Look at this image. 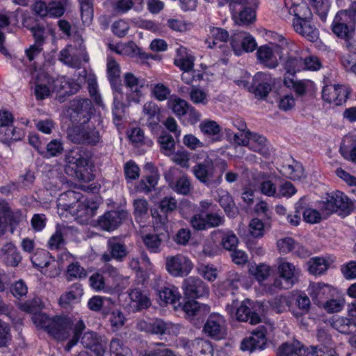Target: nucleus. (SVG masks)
<instances>
[{
	"label": "nucleus",
	"instance_id": "1",
	"mask_svg": "<svg viewBox=\"0 0 356 356\" xmlns=\"http://www.w3.org/2000/svg\"><path fill=\"white\" fill-rule=\"evenodd\" d=\"M90 153L83 147H75L70 150L65 156V171L72 177L83 181H89L88 166Z\"/></svg>",
	"mask_w": 356,
	"mask_h": 356
},
{
	"label": "nucleus",
	"instance_id": "2",
	"mask_svg": "<svg viewBox=\"0 0 356 356\" xmlns=\"http://www.w3.org/2000/svg\"><path fill=\"white\" fill-rule=\"evenodd\" d=\"M67 138L74 144L90 146H96L102 141L99 130L92 122L73 124L67 130Z\"/></svg>",
	"mask_w": 356,
	"mask_h": 356
},
{
	"label": "nucleus",
	"instance_id": "3",
	"mask_svg": "<svg viewBox=\"0 0 356 356\" xmlns=\"http://www.w3.org/2000/svg\"><path fill=\"white\" fill-rule=\"evenodd\" d=\"M95 108L92 101L88 98H76L70 102L67 109L69 120L73 124L91 122Z\"/></svg>",
	"mask_w": 356,
	"mask_h": 356
},
{
	"label": "nucleus",
	"instance_id": "4",
	"mask_svg": "<svg viewBox=\"0 0 356 356\" xmlns=\"http://www.w3.org/2000/svg\"><path fill=\"white\" fill-rule=\"evenodd\" d=\"M234 16L238 15L236 22L239 25H248L256 19L258 0H228Z\"/></svg>",
	"mask_w": 356,
	"mask_h": 356
},
{
	"label": "nucleus",
	"instance_id": "5",
	"mask_svg": "<svg viewBox=\"0 0 356 356\" xmlns=\"http://www.w3.org/2000/svg\"><path fill=\"white\" fill-rule=\"evenodd\" d=\"M76 44H68L60 51L59 60L63 64L73 68H80L82 62L89 60L83 40L80 38Z\"/></svg>",
	"mask_w": 356,
	"mask_h": 356
},
{
	"label": "nucleus",
	"instance_id": "6",
	"mask_svg": "<svg viewBox=\"0 0 356 356\" xmlns=\"http://www.w3.org/2000/svg\"><path fill=\"white\" fill-rule=\"evenodd\" d=\"M352 20L345 11H339L335 15L332 24V31L339 38L344 40L347 49L355 47V29L349 24Z\"/></svg>",
	"mask_w": 356,
	"mask_h": 356
},
{
	"label": "nucleus",
	"instance_id": "7",
	"mask_svg": "<svg viewBox=\"0 0 356 356\" xmlns=\"http://www.w3.org/2000/svg\"><path fill=\"white\" fill-rule=\"evenodd\" d=\"M277 271L280 277L275 278L272 284L275 290L289 289L298 280L300 270L290 262L280 261Z\"/></svg>",
	"mask_w": 356,
	"mask_h": 356
},
{
	"label": "nucleus",
	"instance_id": "8",
	"mask_svg": "<svg viewBox=\"0 0 356 356\" xmlns=\"http://www.w3.org/2000/svg\"><path fill=\"white\" fill-rule=\"evenodd\" d=\"M321 209L326 214L336 212L341 216H347L351 211L348 197L339 191L327 194L325 200L321 203Z\"/></svg>",
	"mask_w": 356,
	"mask_h": 356
},
{
	"label": "nucleus",
	"instance_id": "9",
	"mask_svg": "<svg viewBox=\"0 0 356 356\" xmlns=\"http://www.w3.org/2000/svg\"><path fill=\"white\" fill-rule=\"evenodd\" d=\"M249 303V300H246L238 305V301L233 300L232 304L227 305L226 311L232 318H235L238 321L249 322L252 325L257 324L261 322V318L258 314L251 312L248 306Z\"/></svg>",
	"mask_w": 356,
	"mask_h": 356
},
{
	"label": "nucleus",
	"instance_id": "10",
	"mask_svg": "<svg viewBox=\"0 0 356 356\" xmlns=\"http://www.w3.org/2000/svg\"><path fill=\"white\" fill-rule=\"evenodd\" d=\"M165 268L175 277L187 276L193 268L192 261L186 256L178 254L165 259Z\"/></svg>",
	"mask_w": 356,
	"mask_h": 356
},
{
	"label": "nucleus",
	"instance_id": "11",
	"mask_svg": "<svg viewBox=\"0 0 356 356\" xmlns=\"http://www.w3.org/2000/svg\"><path fill=\"white\" fill-rule=\"evenodd\" d=\"M193 172L197 180L208 187L218 186L222 182V175L213 179L214 166L210 159L196 164L193 168Z\"/></svg>",
	"mask_w": 356,
	"mask_h": 356
},
{
	"label": "nucleus",
	"instance_id": "12",
	"mask_svg": "<svg viewBox=\"0 0 356 356\" xmlns=\"http://www.w3.org/2000/svg\"><path fill=\"white\" fill-rule=\"evenodd\" d=\"M321 94L322 99L325 102L334 106H340L348 99L350 90L348 88L342 85H326L323 88Z\"/></svg>",
	"mask_w": 356,
	"mask_h": 356
},
{
	"label": "nucleus",
	"instance_id": "13",
	"mask_svg": "<svg viewBox=\"0 0 356 356\" xmlns=\"http://www.w3.org/2000/svg\"><path fill=\"white\" fill-rule=\"evenodd\" d=\"M274 81L268 72H259L252 78V83L248 88L256 97L264 99L272 90Z\"/></svg>",
	"mask_w": 356,
	"mask_h": 356
},
{
	"label": "nucleus",
	"instance_id": "14",
	"mask_svg": "<svg viewBox=\"0 0 356 356\" xmlns=\"http://www.w3.org/2000/svg\"><path fill=\"white\" fill-rule=\"evenodd\" d=\"M184 293L191 298H200L209 293V286L200 277L191 276L184 280L182 284Z\"/></svg>",
	"mask_w": 356,
	"mask_h": 356
},
{
	"label": "nucleus",
	"instance_id": "15",
	"mask_svg": "<svg viewBox=\"0 0 356 356\" xmlns=\"http://www.w3.org/2000/svg\"><path fill=\"white\" fill-rule=\"evenodd\" d=\"M128 217L124 210H111L104 213L97 220V225L104 231L111 232L116 229Z\"/></svg>",
	"mask_w": 356,
	"mask_h": 356
},
{
	"label": "nucleus",
	"instance_id": "16",
	"mask_svg": "<svg viewBox=\"0 0 356 356\" xmlns=\"http://www.w3.org/2000/svg\"><path fill=\"white\" fill-rule=\"evenodd\" d=\"M107 249L108 252H105L102 256V260L105 262L112 259L122 261L129 253L125 243L118 237H111L108 240Z\"/></svg>",
	"mask_w": 356,
	"mask_h": 356
},
{
	"label": "nucleus",
	"instance_id": "17",
	"mask_svg": "<svg viewBox=\"0 0 356 356\" xmlns=\"http://www.w3.org/2000/svg\"><path fill=\"white\" fill-rule=\"evenodd\" d=\"M49 334L58 341H65L70 337L72 330L73 323L66 316H55Z\"/></svg>",
	"mask_w": 356,
	"mask_h": 356
},
{
	"label": "nucleus",
	"instance_id": "18",
	"mask_svg": "<svg viewBox=\"0 0 356 356\" xmlns=\"http://www.w3.org/2000/svg\"><path fill=\"white\" fill-rule=\"evenodd\" d=\"M204 332L211 338L221 339L226 334L225 321L218 314L211 315L204 326Z\"/></svg>",
	"mask_w": 356,
	"mask_h": 356
},
{
	"label": "nucleus",
	"instance_id": "19",
	"mask_svg": "<svg viewBox=\"0 0 356 356\" xmlns=\"http://www.w3.org/2000/svg\"><path fill=\"white\" fill-rule=\"evenodd\" d=\"M266 330L259 327L252 332L250 337L244 339L241 343V349L253 352L263 349L266 344Z\"/></svg>",
	"mask_w": 356,
	"mask_h": 356
},
{
	"label": "nucleus",
	"instance_id": "20",
	"mask_svg": "<svg viewBox=\"0 0 356 356\" xmlns=\"http://www.w3.org/2000/svg\"><path fill=\"white\" fill-rule=\"evenodd\" d=\"M138 328L141 331L157 335H165L170 333L172 324L165 322L161 318H156L149 322L140 321L138 323Z\"/></svg>",
	"mask_w": 356,
	"mask_h": 356
},
{
	"label": "nucleus",
	"instance_id": "21",
	"mask_svg": "<svg viewBox=\"0 0 356 356\" xmlns=\"http://www.w3.org/2000/svg\"><path fill=\"white\" fill-rule=\"evenodd\" d=\"M240 42L243 49L246 52L253 51L257 47L254 38L250 34L245 32L236 33L232 37L231 44L235 54L237 56H239L242 52L239 46Z\"/></svg>",
	"mask_w": 356,
	"mask_h": 356
},
{
	"label": "nucleus",
	"instance_id": "22",
	"mask_svg": "<svg viewBox=\"0 0 356 356\" xmlns=\"http://www.w3.org/2000/svg\"><path fill=\"white\" fill-rule=\"evenodd\" d=\"M312 19H293L292 26L294 31L307 38L308 40L314 42L318 38V29L311 23Z\"/></svg>",
	"mask_w": 356,
	"mask_h": 356
},
{
	"label": "nucleus",
	"instance_id": "23",
	"mask_svg": "<svg viewBox=\"0 0 356 356\" xmlns=\"http://www.w3.org/2000/svg\"><path fill=\"white\" fill-rule=\"evenodd\" d=\"M280 45L276 44L274 49L264 45L260 47L257 52V58L261 63L266 67L274 69L278 66V60L275 54H280Z\"/></svg>",
	"mask_w": 356,
	"mask_h": 356
},
{
	"label": "nucleus",
	"instance_id": "24",
	"mask_svg": "<svg viewBox=\"0 0 356 356\" xmlns=\"http://www.w3.org/2000/svg\"><path fill=\"white\" fill-rule=\"evenodd\" d=\"M0 259L7 266L15 267L18 266L22 257L12 242H6L0 248Z\"/></svg>",
	"mask_w": 356,
	"mask_h": 356
},
{
	"label": "nucleus",
	"instance_id": "25",
	"mask_svg": "<svg viewBox=\"0 0 356 356\" xmlns=\"http://www.w3.org/2000/svg\"><path fill=\"white\" fill-rule=\"evenodd\" d=\"M82 345L92 350L97 356H103L106 351V343L93 332H86L81 338Z\"/></svg>",
	"mask_w": 356,
	"mask_h": 356
},
{
	"label": "nucleus",
	"instance_id": "26",
	"mask_svg": "<svg viewBox=\"0 0 356 356\" xmlns=\"http://www.w3.org/2000/svg\"><path fill=\"white\" fill-rule=\"evenodd\" d=\"M64 195L76 201V205H74L76 211L72 212L77 218L86 217L88 218L93 215V209L89 206L88 202L81 201V193L74 191H67Z\"/></svg>",
	"mask_w": 356,
	"mask_h": 356
},
{
	"label": "nucleus",
	"instance_id": "27",
	"mask_svg": "<svg viewBox=\"0 0 356 356\" xmlns=\"http://www.w3.org/2000/svg\"><path fill=\"white\" fill-rule=\"evenodd\" d=\"M42 77H46V82L51 88V92H56L57 94L60 93V95L57 98L60 102H63L65 96H67V95H65V91H67L68 79L63 76H58L54 78L45 72L42 73Z\"/></svg>",
	"mask_w": 356,
	"mask_h": 356
},
{
	"label": "nucleus",
	"instance_id": "28",
	"mask_svg": "<svg viewBox=\"0 0 356 356\" xmlns=\"http://www.w3.org/2000/svg\"><path fill=\"white\" fill-rule=\"evenodd\" d=\"M156 291L160 304H175L181 298L178 288L170 284L158 287Z\"/></svg>",
	"mask_w": 356,
	"mask_h": 356
},
{
	"label": "nucleus",
	"instance_id": "29",
	"mask_svg": "<svg viewBox=\"0 0 356 356\" xmlns=\"http://www.w3.org/2000/svg\"><path fill=\"white\" fill-rule=\"evenodd\" d=\"M310 350L298 341L282 343L277 349V356H306Z\"/></svg>",
	"mask_w": 356,
	"mask_h": 356
},
{
	"label": "nucleus",
	"instance_id": "30",
	"mask_svg": "<svg viewBox=\"0 0 356 356\" xmlns=\"http://www.w3.org/2000/svg\"><path fill=\"white\" fill-rule=\"evenodd\" d=\"M106 71L108 79L113 90L120 92L122 88L120 67L113 57H108Z\"/></svg>",
	"mask_w": 356,
	"mask_h": 356
},
{
	"label": "nucleus",
	"instance_id": "31",
	"mask_svg": "<svg viewBox=\"0 0 356 356\" xmlns=\"http://www.w3.org/2000/svg\"><path fill=\"white\" fill-rule=\"evenodd\" d=\"M129 296L130 298V307L134 312L147 309L151 305L150 299L147 293L139 289L130 290Z\"/></svg>",
	"mask_w": 356,
	"mask_h": 356
},
{
	"label": "nucleus",
	"instance_id": "32",
	"mask_svg": "<svg viewBox=\"0 0 356 356\" xmlns=\"http://www.w3.org/2000/svg\"><path fill=\"white\" fill-rule=\"evenodd\" d=\"M250 149L260 154L265 158H268L270 155V150L266 138L257 133L252 132L250 136V143L248 145Z\"/></svg>",
	"mask_w": 356,
	"mask_h": 356
},
{
	"label": "nucleus",
	"instance_id": "33",
	"mask_svg": "<svg viewBox=\"0 0 356 356\" xmlns=\"http://www.w3.org/2000/svg\"><path fill=\"white\" fill-rule=\"evenodd\" d=\"M124 82L125 86L135 94L133 101L138 103L142 95L140 88L145 86V79L136 76L131 72H127L124 76Z\"/></svg>",
	"mask_w": 356,
	"mask_h": 356
},
{
	"label": "nucleus",
	"instance_id": "34",
	"mask_svg": "<svg viewBox=\"0 0 356 356\" xmlns=\"http://www.w3.org/2000/svg\"><path fill=\"white\" fill-rule=\"evenodd\" d=\"M289 12L293 15V19H312V13L307 4L301 0H293L289 8Z\"/></svg>",
	"mask_w": 356,
	"mask_h": 356
},
{
	"label": "nucleus",
	"instance_id": "35",
	"mask_svg": "<svg viewBox=\"0 0 356 356\" xmlns=\"http://www.w3.org/2000/svg\"><path fill=\"white\" fill-rule=\"evenodd\" d=\"M83 295V289L81 284H72L69 290L62 294L59 298V304L61 307L67 308L72 302L79 299Z\"/></svg>",
	"mask_w": 356,
	"mask_h": 356
},
{
	"label": "nucleus",
	"instance_id": "36",
	"mask_svg": "<svg viewBox=\"0 0 356 356\" xmlns=\"http://www.w3.org/2000/svg\"><path fill=\"white\" fill-rule=\"evenodd\" d=\"M218 202L229 217L234 218L238 214V209L233 197L227 191H219Z\"/></svg>",
	"mask_w": 356,
	"mask_h": 356
},
{
	"label": "nucleus",
	"instance_id": "37",
	"mask_svg": "<svg viewBox=\"0 0 356 356\" xmlns=\"http://www.w3.org/2000/svg\"><path fill=\"white\" fill-rule=\"evenodd\" d=\"M144 117L147 118L149 127H154L160 122L161 111L158 105L152 102H147L143 108Z\"/></svg>",
	"mask_w": 356,
	"mask_h": 356
},
{
	"label": "nucleus",
	"instance_id": "38",
	"mask_svg": "<svg viewBox=\"0 0 356 356\" xmlns=\"http://www.w3.org/2000/svg\"><path fill=\"white\" fill-rule=\"evenodd\" d=\"M177 53V56L174 59V64L184 72H191L194 67V57L188 55L184 48L178 49Z\"/></svg>",
	"mask_w": 356,
	"mask_h": 356
},
{
	"label": "nucleus",
	"instance_id": "39",
	"mask_svg": "<svg viewBox=\"0 0 356 356\" xmlns=\"http://www.w3.org/2000/svg\"><path fill=\"white\" fill-rule=\"evenodd\" d=\"M165 179L169 183L170 187L177 194L186 195L193 188L191 180L187 175H184L179 177L175 182L170 181L167 176H165Z\"/></svg>",
	"mask_w": 356,
	"mask_h": 356
},
{
	"label": "nucleus",
	"instance_id": "40",
	"mask_svg": "<svg viewBox=\"0 0 356 356\" xmlns=\"http://www.w3.org/2000/svg\"><path fill=\"white\" fill-rule=\"evenodd\" d=\"M210 34L211 35L206 40V43L208 44L209 48H213L216 47H218L219 48L222 47V44H220L218 45L219 42H227L229 38L228 32L221 28L217 27H211L210 28Z\"/></svg>",
	"mask_w": 356,
	"mask_h": 356
},
{
	"label": "nucleus",
	"instance_id": "41",
	"mask_svg": "<svg viewBox=\"0 0 356 356\" xmlns=\"http://www.w3.org/2000/svg\"><path fill=\"white\" fill-rule=\"evenodd\" d=\"M37 72L35 75L34 95L38 100H42L50 96L51 90L46 82V77H42V73Z\"/></svg>",
	"mask_w": 356,
	"mask_h": 356
},
{
	"label": "nucleus",
	"instance_id": "42",
	"mask_svg": "<svg viewBox=\"0 0 356 356\" xmlns=\"http://www.w3.org/2000/svg\"><path fill=\"white\" fill-rule=\"evenodd\" d=\"M190 356H213V347L211 343L202 339L194 340Z\"/></svg>",
	"mask_w": 356,
	"mask_h": 356
},
{
	"label": "nucleus",
	"instance_id": "43",
	"mask_svg": "<svg viewBox=\"0 0 356 356\" xmlns=\"http://www.w3.org/2000/svg\"><path fill=\"white\" fill-rule=\"evenodd\" d=\"M284 68L289 74H295L297 72L303 70L304 60L298 54L289 55L284 62Z\"/></svg>",
	"mask_w": 356,
	"mask_h": 356
},
{
	"label": "nucleus",
	"instance_id": "44",
	"mask_svg": "<svg viewBox=\"0 0 356 356\" xmlns=\"http://www.w3.org/2000/svg\"><path fill=\"white\" fill-rule=\"evenodd\" d=\"M168 104L172 112L179 118L186 115L191 106L186 100L177 97H171Z\"/></svg>",
	"mask_w": 356,
	"mask_h": 356
},
{
	"label": "nucleus",
	"instance_id": "45",
	"mask_svg": "<svg viewBox=\"0 0 356 356\" xmlns=\"http://www.w3.org/2000/svg\"><path fill=\"white\" fill-rule=\"evenodd\" d=\"M144 0H115L112 3L114 12L124 14L134 8L135 6H141Z\"/></svg>",
	"mask_w": 356,
	"mask_h": 356
},
{
	"label": "nucleus",
	"instance_id": "46",
	"mask_svg": "<svg viewBox=\"0 0 356 356\" xmlns=\"http://www.w3.org/2000/svg\"><path fill=\"white\" fill-rule=\"evenodd\" d=\"M283 174L292 180H298L305 177L302 165L297 162L293 161L292 164L282 166Z\"/></svg>",
	"mask_w": 356,
	"mask_h": 356
},
{
	"label": "nucleus",
	"instance_id": "47",
	"mask_svg": "<svg viewBox=\"0 0 356 356\" xmlns=\"http://www.w3.org/2000/svg\"><path fill=\"white\" fill-rule=\"evenodd\" d=\"M111 356H132L131 349L118 338H113L110 342Z\"/></svg>",
	"mask_w": 356,
	"mask_h": 356
},
{
	"label": "nucleus",
	"instance_id": "48",
	"mask_svg": "<svg viewBox=\"0 0 356 356\" xmlns=\"http://www.w3.org/2000/svg\"><path fill=\"white\" fill-rule=\"evenodd\" d=\"M44 157H56L64 152L63 143L60 139H53L44 147Z\"/></svg>",
	"mask_w": 356,
	"mask_h": 356
},
{
	"label": "nucleus",
	"instance_id": "49",
	"mask_svg": "<svg viewBox=\"0 0 356 356\" xmlns=\"http://www.w3.org/2000/svg\"><path fill=\"white\" fill-rule=\"evenodd\" d=\"M81 13V19L84 24L89 25L93 18V0H78Z\"/></svg>",
	"mask_w": 356,
	"mask_h": 356
},
{
	"label": "nucleus",
	"instance_id": "50",
	"mask_svg": "<svg viewBox=\"0 0 356 356\" xmlns=\"http://www.w3.org/2000/svg\"><path fill=\"white\" fill-rule=\"evenodd\" d=\"M161 239L157 234H148L143 236V242L147 249L152 253H159L161 251Z\"/></svg>",
	"mask_w": 356,
	"mask_h": 356
},
{
	"label": "nucleus",
	"instance_id": "51",
	"mask_svg": "<svg viewBox=\"0 0 356 356\" xmlns=\"http://www.w3.org/2000/svg\"><path fill=\"white\" fill-rule=\"evenodd\" d=\"M295 302L300 309L299 312L293 311V314L296 318L300 317L309 312L311 307V302L307 296L305 294L298 295L295 297Z\"/></svg>",
	"mask_w": 356,
	"mask_h": 356
},
{
	"label": "nucleus",
	"instance_id": "52",
	"mask_svg": "<svg viewBox=\"0 0 356 356\" xmlns=\"http://www.w3.org/2000/svg\"><path fill=\"white\" fill-rule=\"evenodd\" d=\"M86 275V270L78 262H74L67 266L65 277L70 282L74 279L85 277Z\"/></svg>",
	"mask_w": 356,
	"mask_h": 356
},
{
	"label": "nucleus",
	"instance_id": "53",
	"mask_svg": "<svg viewBox=\"0 0 356 356\" xmlns=\"http://www.w3.org/2000/svg\"><path fill=\"white\" fill-rule=\"evenodd\" d=\"M241 281V275L236 272H229L227 278L221 283L220 287L230 292L233 295L234 291L238 288Z\"/></svg>",
	"mask_w": 356,
	"mask_h": 356
},
{
	"label": "nucleus",
	"instance_id": "54",
	"mask_svg": "<svg viewBox=\"0 0 356 356\" xmlns=\"http://www.w3.org/2000/svg\"><path fill=\"white\" fill-rule=\"evenodd\" d=\"M111 305H113V302L111 301L110 298H102L100 296H94L90 298L88 302V307L92 311H100L106 314V309Z\"/></svg>",
	"mask_w": 356,
	"mask_h": 356
},
{
	"label": "nucleus",
	"instance_id": "55",
	"mask_svg": "<svg viewBox=\"0 0 356 356\" xmlns=\"http://www.w3.org/2000/svg\"><path fill=\"white\" fill-rule=\"evenodd\" d=\"M122 51L131 57H138L143 60L153 58L151 55L142 51V50L134 42H129L124 44L122 48Z\"/></svg>",
	"mask_w": 356,
	"mask_h": 356
},
{
	"label": "nucleus",
	"instance_id": "56",
	"mask_svg": "<svg viewBox=\"0 0 356 356\" xmlns=\"http://www.w3.org/2000/svg\"><path fill=\"white\" fill-rule=\"evenodd\" d=\"M159 143L160 144L161 152L165 155H170L175 150V143L173 137L164 134L159 136Z\"/></svg>",
	"mask_w": 356,
	"mask_h": 356
},
{
	"label": "nucleus",
	"instance_id": "57",
	"mask_svg": "<svg viewBox=\"0 0 356 356\" xmlns=\"http://www.w3.org/2000/svg\"><path fill=\"white\" fill-rule=\"evenodd\" d=\"M27 22L28 21L26 19H24L22 22V24L24 27L27 28L31 31L33 36L35 39V44L42 45L45 40L44 28L39 24H35V26H29L27 24Z\"/></svg>",
	"mask_w": 356,
	"mask_h": 356
},
{
	"label": "nucleus",
	"instance_id": "58",
	"mask_svg": "<svg viewBox=\"0 0 356 356\" xmlns=\"http://www.w3.org/2000/svg\"><path fill=\"white\" fill-rule=\"evenodd\" d=\"M13 122V116L11 113L8 111H0V126L6 127V136L8 138L16 140L15 137V129H10L9 127Z\"/></svg>",
	"mask_w": 356,
	"mask_h": 356
},
{
	"label": "nucleus",
	"instance_id": "59",
	"mask_svg": "<svg viewBox=\"0 0 356 356\" xmlns=\"http://www.w3.org/2000/svg\"><path fill=\"white\" fill-rule=\"evenodd\" d=\"M327 261L323 258H314L309 262V270L313 275H321L327 270Z\"/></svg>",
	"mask_w": 356,
	"mask_h": 356
},
{
	"label": "nucleus",
	"instance_id": "60",
	"mask_svg": "<svg viewBox=\"0 0 356 356\" xmlns=\"http://www.w3.org/2000/svg\"><path fill=\"white\" fill-rule=\"evenodd\" d=\"M336 174L351 187L350 193L354 195L353 198L356 202V177L350 175L341 168L336 170Z\"/></svg>",
	"mask_w": 356,
	"mask_h": 356
},
{
	"label": "nucleus",
	"instance_id": "61",
	"mask_svg": "<svg viewBox=\"0 0 356 356\" xmlns=\"http://www.w3.org/2000/svg\"><path fill=\"white\" fill-rule=\"evenodd\" d=\"M238 243V238L233 231H227L221 239V245L227 250L232 251L236 249Z\"/></svg>",
	"mask_w": 356,
	"mask_h": 356
},
{
	"label": "nucleus",
	"instance_id": "62",
	"mask_svg": "<svg viewBox=\"0 0 356 356\" xmlns=\"http://www.w3.org/2000/svg\"><path fill=\"white\" fill-rule=\"evenodd\" d=\"M201 131L207 136H216L220 131V125L213 120H206L200 124Z\"/></svg>",
	"mask_w": 356,
	"mask_h": 356
},
{
	"label": "nucleus",
	"instance_id": "63",
	"mask_svg": "<svg viewBox=\"0 0 356 356\" xmlns=\"http://www.w3.org/2000/svg\"><path fill=\"white\" fill-rule=\"evenodd\" d=\"M65 245V239L60 229H56L48 241V247L51 250L60 249Z\"/></svg>",
	"mask_w": 356,
	"mask_h": 356
},
{
	"label": "nucleus",
	"instance_id": "64",
	"mask_svg": "<svg viewBox=\"0 0 356 356\" xmlns=\"http://www.w3.org/2000/svg\"><path fill=\"white\" fill-rule=\"evenodd\" d=\"M272 307L277 313H282L291 307L290 298L284 296L276 297L272 302Z\"/></svg>",
	"mask_w": 356,
	"mask_h": 356
}]
</instances>
